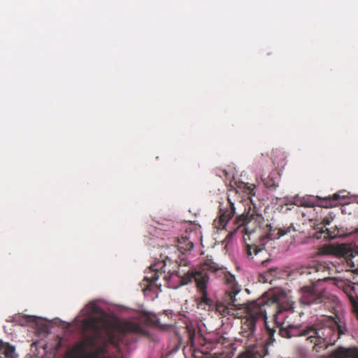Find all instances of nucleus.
<instances>
[{"mask_svg": "<svg viewBox=\"0 0 358 358\" xmlns=\"http://www.w3.org/2000/svg\"><path fill=\"white\" fill-rule=\"evenodd\" d=\"M218 264L211 259H207L201 264L197 269L188 272L182 278V283L188 284L194 280L196 285L198 292L201 294L199 306L205 304L209 310H215L221 315H233L234 317L241 318V334L243 337L250 341H255L254 335L256 330V323L259 320H266L268 309L273 308L276 310L275 317H277L282 310H287L292 308V305L286 306L279 304L277 298L271 299H258L250 301L247 304H240L237 302L236 295L240 292V289L236 282L235 276L230 273H224V280L227 287L225 290L224 301L214 303L213 300L208 297L207 286L209 282L208 272L215 273L220 270Z\"/></svg>", "mask_w": 358, "mask_h": 358, "instance_id": "nucleus-1", "label": "nucleus"}, {"mask_svg": "<svg viewBox=\"0 0 358 358\" xmlns=\"http://www.w3.org/2000/svg\"><path fill=\"white\" fill-rule=\"evenodd\" d=\"M345 327L341 322L332 317L306 326L289 325L281 327L280 335L283 338L301 336L305 338L304 347L310 348L314 353L326 350L345 332Z\"/></svg>", "mask_w": 358, "mask_h": 358, "instance_id": "nucleus-2", "label": "nucleus"}, {"mask_svg": "<svg viewBox=\"0 0 358 358\" xmlns=\"http://www.w3.org/2000/svg\"><path fill=\"white\" fill-rule=\"evenodd\" d=\"M86 310L89 317L83 320V328L92 335L69 348L64 358H101V355L106 352L105 347L97 346V339L101 337L105 322L101 317L94 316L99 315L101 309L94 303H90Z\"/></svg>", "mask_w": 358, "mask_h": 358, "instance_id": "nucleus-3", "label": "nucleus"}, {"mask_svg": "<svg viewBox=\"0 0 358 358\" xmlns=\"http://www.w3.org/2000/svg\"><path fill=\"white\" fill-rule=\"evenodd\" d=\"M235 224L237 226L236 231L243 234L245 242L251 238L259 239L260 241L278 239L295 231L293 224L273 229L271 224L266 222L262 215L258 213L255 208L252 210L250 206L247 213H243L236 218Z\"/></svg>", "mask_w": 358, "mask_h": 358, "instance_id": "nucleus-4", "label": "nucleus"}, {"mask_svg": "<svg viewBox=\"0 0 358 358\" xmlns=\"http://www.w3.org/2000/svg\"><path fill=\"white\" fill-rule=\"evenodd\" d=\"M159 326V319L156 314L143 311L131 320L117 324L114 331L108 332L109 342L118 346L129 334L148 336V327Z\"/></svg>", "mask_w": 358, "mask_h": 358, "instance_id": "nucleus-5", "label": "nucleus"}, {"mask_svg": "<svg viewBox=\"0 0 358 358\" xmlns=\"http://www.w3.org/2000/svg\"><path fill=\"white\" fill-rule=\"evenodd\" d=\"M176 246L171 245L161 248L159 258L157 262L149 266L144 280L150 284L155 283L159 275L165 273L164 267L167 262L173 261V254L178 250L182 254L190 251L193 247V243L187 236H181L178 238Z\"/></svg>", "mask_w": 358, "mask_h": 358, "instance_id": "nucleus-6", "label": "nucleus"}, {"mask_svg": "<svg viewBox=\"0 0 358 358\" xmlns=\"http://www.w3.org/2000/svg\"><path fill=\"white\" fill-rule=\"evenodd\" d=\"M238 193V190H231L228 195V207L225 209H220V217L217 220H214L215 227L217 229H224L228 222L234 217L236 213L237 208L244 206L243 200H234L231 196H235Z\"/></svg>", "mask_w": 358, "mask_h": 358, "instance_id": "nucleus-7", "label": "nucleus"}, {"mask_svg": "<svg viewBox=\"0 0 358 358\" xmlns=\"http://www.w3.org/2000/svg\"><path fill=\"white\" fill-rule=\"evenodd\" d=\"M301 293L304 303L308 304L324 303L326 305L328 302L336 299L334 296L329 294L327 291H317L314 286L303 287Z\"/></svg>", "mask_w": 358, "mask_h": 358, "instance_id": "nucleus-8", "label": "nucleus"}, {"mask_svg": "<svg viewBox=\"0 0 358 358\" xmlns=\"http://www.w3.org/2000/svg\"><path fill=\"white\" fill-rule=\"evenodd\" d=\"M336 252L338 255L343 256L346 258L347 263L351 266L355 272L358 273V266H357L352 261V258L355 257V254H357L350 245L341 244L336 248Z\"/></svg>", "mask_w": 358, "mask_h": 358, "instance_id": "nucleus-9", "label": "nucleus"}, {"mask_svg": "<svg viewBox=\"0 0 358 358\" xmlns=\"http://www.w3.org/2000/svg\"><path fill=\"white\" fill-rule=\"evenodd\" d=\"M328 358H358V347H338L329 354Z\"/></svg>", "mask_w": 358, "mask_h": 358, "instance_id": "nucleus-10", "label": "nucleus"}, {"mask_svg": "<svg viewBox=\"0 0 358 358\" xmlns=\"http://www.w3.org/2000/svg\"><path fill=\"white\" fill-rule=\"evenodd\" d=\"M331 219H329L328 217H324V219H322L320 224L315 226V229H320V231L316 232V234H315V237L317 238H321L322 234H325V235L324 236V238H332L335 236L329 233V229L327 228H326V226L329 225L331 223Z\"/></svg>", "mask_w": 358, "mask_h": 358, "instance_id": "nucleus-11", "label": "nucleus"}, {"mask_svg": "<svg viewBox=\"0 0 358 358\" xmlns=\"http://www.w3.org/2000/svg\"><path fill=\"white\" fill-rule=\"evenodd\" d=\"M1 355H3L4 358H16L15 347L9 343H3V346L0 348V358H1Z\"/></svg>", "mask_w": 358, "mask_h": 358, "instance_id": "nucleus-12", "label": "nucleus"}, {"mask_svg": "<svg viewBox=\"0 0 358 358\" xmlns=\"http://www.w3.org/2000/svg\"><path fill=\"white\" fill-rule=\"evenodd\" d=\"M238 188L243 192L244 193L248 194V199H250V202H252L251 196L255 195V188L256 186L253 184L241 182L238 185Z\"/></svg>", "mask_w": 358, "mask_h": 358, "instance_id": "nucleus-13", "label": "nucleus"}, {"mask_svg": "<svg viewBox=\"0 0 358 358\" xmlns=\"http://www.w3.org/2000/svg\"><path fill=\"white\" fill-rule=\"evenodd\" d=\"M324 266L322 264H317L315 266H302L298 271L301 275H310L316 273L322 269Z\"/></svg>", "mask_w": 358, "mask_h": 358, "instance_id": "nucleus-14", "label": "nucleus"}, {"mask_svg": "<svg viewBox=\"0 0 358 358\" xmlns=\"http://www.w3.org/2000/svg\"><path fill=\"white\" fill-rule=\"evenodd\" d=\"M263 245L265 241H262ZM263 250L262 246L257 245L255 244L246 243V252L248 257H252L253 255H257L259 252Z\"/></svg>", "mask_w": 358, "mask_h": 358, "instance_id": "nucleus-15", "label": "nucleus"}, {"mask_svg": "<svg viewBox=\"0 0 358 358\" xmlns=\"http://www.w3.org/2000/svg\"><path fill=\"white\" fill-rule=\"evenodd\" d=\"M317 206L321 208H332L335 206V203H332V200H331V196H327L324 198L317 197Z\"/></svg>", "mask_w": 358, "mask_h": 358, "instance_id": "nucleus-16", "label": "nucleus"}, {"mask_svg": "<svg viewBox=\"0 0 358 358\" xmlns=\"http://www.w3.org/2000/svg\"><path fill=\"white\" fill-rule=\"evenodd\" d=\"M265 186L268 188L276 187L278 186L276 182L270 176L263 180Z\"/></svg>", "mask_w": 358, "mask_h": 358, "instance_id": "nucleus-17", "label": "nucleus"}, {"mask_svg": "<svg viewBox=\"0 0 358 358\" xmlns=\"http://www.w3.org/2000/svg\"><path fill=\"white\" fill-rule=\"evenodd\" d=\"M341 192L335 193V194H333L332 196H331V200H332V203H335V206L337 205L338 201L341 198H345V195H341Z\"/></svg>", "mask_w": 358, "mask_h": 358, "instance_id": "nucleus-18", "label": "nucleus"}, {"mask_svg": "<svg viewBox=\"0 0 358 358\" xmlns=\"http://www.w3.org/2000/svg\"><path fill=\"white\" fill-rule=\"evenodd\" d=\"M238 358H256L255 356L250 352H245L238 356Z\"/></svg>", "mask_w": 358, "mask_h": 358, "instance_id": "nucleus-19", "label": "nucleus"}, {"mask_svg": "<svg viewBox=\"0 0 358 358\" xmlns=\"http://www.w3.org/2000/svg\"><path fill=\"white\" fill-rule=\"evenodd\" d=\"M63 340L62 338L59 337L57 341V344L55 345V350H59L62 347Z\"/></svg>", "mask_w": 358, "mask_h": 358, "instance_id": "nucleus-20", "label": "nucleus"}, {"mask_svg": "<svg viewBox=\"0 0 358 358\" xmlns=\"http://www.w3.org/2000/svg\"><path fill=\"white\" fill-rule=\"evenodd\" d=\"M301 205L304 206H309V203H306V202H304V203H301Z\"/></svg>", "mask_w": 358, "mask_h": 358, "instance_id": "nucleus-21", "label": "nucleus"}, {"mask_svg": "<svg viewBox=\"0 0 358 358\" xmlns=\"http://www.w3.org/2000/svg\"><path fill=\"white\" fill-rule=\"evenodd\" d=\"M269 272L272 273V272H276V268H270L269 269Z\"/></svg>", "mask_w": 358, "mask_h": 358, "instance_id": "nucleus-22", "label": "nucleus"}, {"mask_svg": "<svg viewBox=\"0 0 358 358\" xmlns=\"http://www.w3.org/2000/svg\"><path fill=\"white\" fill-rule=\"evenodd\" d=\"M193 338H194V334H190V335H189V339H190L191 341H192V340H193Z\"/></svg>", "mask_w": 358, "mask_h": 358, "instance_id": "nucleus-23", "label": "nucleus"}, {"mask_svg": "<svg viewBox=\"0 0 358 358\" xmlns=\"http://www.w3.org/2000/svg\"><path fill=\"white\" fill-rule=\"evenodd\" d=\"M3 342L0 340V348L3 346Z\"/></svg>", "mask_w": 358, "mask_h": 358, "instance_id": "nucleus-24", "label": "nucleus"}, {"mask_svg": "<svg viewBox=\"0 0 358 358\" xmlns=\"http://www.w3.org/2000/svg\"><path fill=\"white\" fill-rule=\"evenodd\" d=\"M355 233L358 234V228L355 229Z\"/></svg>", "mask_w": 358, "mask_h": 358, "instance_id": "nucleus-25", "label": "nucleus"}]
</instances>
